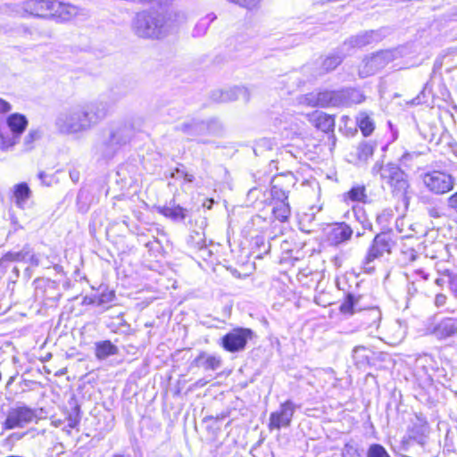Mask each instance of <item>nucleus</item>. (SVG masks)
Returning a JSON list of instances; mask_svg holds the SVG:
<instances>
[{"label":"nucleus","instance_id":"obj_1","mask_svg":"<svg viewBox=\"0 0 457 457\" xmlns=\"http://www.w3.org/2000/svg\"><path fill=\"white\" fill-rule=\"evenodd\" d=\"M184 13L170 12L165 14L157 12H138L133 20L134 32L140 37L159 38L184 23Z\"/></svg>","mask_w":457,"mask_h":457},{"label":"nucleus","instance_id":"obj_2","mask_svg":"<svg viewBox=\"0 0 457 457\" xmlns=\"http://www.w3.org/2000/svg\"><path fill=\"white\" fill-rule=\"evenodd\" d=\"M133 128L127 122L111 124L102 132L101 138L95 145L96 154L104 160H111L133 137Z\"/></svg>","mask_w":457,"mask_h":457},{"label":"nucleus","instance_id":"obj_3","mask_svg":"<svg viewBox=\"0 0 457 457\" xmlns=\"http://www.w3.org/2000/svg\"><path fill=\"white\" fill-rule=\"evenodd\" d=\"M54 124L62 134H78L91 129L81 103L70 105L58 112Z\"/></svg>","mask_w":457,"mask_h":457},{"label":"nucleus","instance_id":"obj_4","mask_svg":"<svg viewBox=\"0 0 457 457\" xmlns=\"http://www.w3.org/2000/svg\"><path fill=\"white\" fill-rule=\"evenodd\" d=\"M371 172L373 175H379L383 184H386L394 195L403 196L409 188L407 174L396 164L388 162L381 164L376 162Z\"/></svg>","mask_w":457,"mask_h":457},{"label":"nucleus","instance_id":"obj_5","mask_svg":"<svg viewBox=\"0 0 457 457\" xmlns=\"http://www.w3.org/2000/svg\"><path fill=\"white\" fill-rule=\"evenodd\" d=\"M395 245L389 232L377 234L361 261V268L364 272L373 273L376 269L375 261L382 258L386 253L390 254Z\"/></svg>","mask_w":457,"mask_h":457},{"label":"nucleus","instance_id":"obj_6","mask_svg":"<svg viewBox=\"0 0 457 457\" xmlns=\"http://www.w3.org/2000/svg\"><path fill=\"white\" fill-rule=\"evenodd\" d=\"M119 97L111 94L93 101L81 103L91 128L95 127L107 117L112 107L119 101Z\"/></svg>","mask_w":457,"mask_h":457},{"label":"nucleus","instance_id":"obj_7","mask_svg":"<svg viewBox=\"0 0 457 457\" xmlns=\"http://www.w3.org/2000/svg\"><path fill=\"white\" fill-rule=\"evenodd\" d=\"M396 50H383L365 57L359 66V76L367 78L372 76L397 57Z\"/></svg>","mask_w":457,"mask_h":457},{"label":"nucleus","instance_id":"obj_8","mask_svg":"<svg viewBox=\"0 0 457 457\" xmlns=\"http://www.w3.org/2000/svg\"><path fill=\"white\" fill-rule=\"evenodd\" d=\"M422 182L429 192L443 195L453 188L455 179L447 172L431 170L422 175Z\"/></svg>","mask_w":457,"mask_h":457},{"label":"nucleus","instance_id":"obj_9","mask_svg":"<svg viewBox=\"0 0 457 457\" xmlns=\"http://www.w3.org/2000/svg\"><path fill=\"white\" fill-rule=\"evenodd\" d=\"M37 418L36 411L28 406H17L8 411L6 420L4 423L5 429L23 428Z\"/></svg>","mask_w":457,"mask_h":457},{"label":"nucleus","instance_id":"obj_10","mask_svg":"<svg viewBox=\"0 0 457 457\" xmlns=\"http://www.w3.org/2000/svg\"><path fill=\"white\" fill-rule=\"evenodd\" d=\"M252 337L253 331L249 328H234L222 337V346L230 353L239 352L245 349Z\"/></svg>","mask_w":457,"mask_h":457},{"label":"nucleus","instance_id":"obj_11","mask_svg":"<svg viewBox=\"0 0 457 457\" xmlns=\"http://www.w3.org/2000/svg\"><path fill=\"white\" fill-rule=\"evenodd\" d=\"M295 184V179L292 174L275 177L270 189L272 203L287 201L288 194Z\"/></svg>","mask_w":457,"mask_h":457},{"label":"nucleus","instance_id":"obj_12","mask_svg":"<svg viewBox=\"0 0 457 457\" xmlns=\"http://www.w3.org/2000/svg\"><path fill=\"white\" fill-rule=\"evenodd\" d=\"M7 125L10 130L12 132L13 136L11 138L5 139L0 134L1 148L3 150H7L17 143L18 137L25 130L28 125V120L24 115L20 113H13L7 118Z\"/></svg>","mask_w":457,"mask_h":457},{"label":"nucleus","instance_id":"obj_13","mask_svg":"<svg viewBox=\"0 0 457 457\" xmlns=\"http://www.w3.org/2000/svg\"><path fill=\"white\" fill-rule=\"evenodd\" d=\"M295 413V405L292 401L287 400L282 403L279 410L271 412L270 416V429H280L290 426Z\"/></svg>","mask_w":457,"mask_h":457},{"label":"nucleus","instance_id":"obj_14","mask_svg":"<svg viewBox=\"0 0 457 457\" xmlns=\"http://www.w3.org/2000/svg\"><path fill=\"white\" fill-rule=\"evenodd\" d=\"M353 233L352 228L346 223H337L328 228L327 240L331 245L337 246L350 240Z\"/></svg>","mask_w":457,"mask_h":457},{"label":"nucleus","instance_id":"obj_15","mask_svg":"<svg viewBox=\"0 0 457 457\" xmlns=\"http://www.w3.org/2000/svg\"><path fill=\"white\" fill-rule=\"evenodd\" d=\"M54 5L55 0H28L22 4V10L33 16L48 17Z\"/></svg>","mask_w":457,"mask_h":457},{"label":"nucleus","instance_id":"obj_16","mask_svg":"<svg viewBox=\"0 0 457 457\" xmlns=\"http://www.w3.org/2000/svg\"><path fill=\"white\" fill-rule=\"evenodd\" d=\"M428 433L429 426L425 417L421 414H415L414 418L411 420V426L409 428L410 437L419 444L423 445Z\"/></svg>","mask_w":457,"mask_h":457},{"label":"nucleus","instance_id":"obj_17","mask_svg":"<svg viewBox=\"0 0 457 457\" xmlns=\"http://www.w3.org/2000/svg\"><path fill=\"white\" fill-rule=\"evenodd\" d=\"M318 104L321 107L345 105L346 93L344 91H323L317 93Z\"/></svg>","mask_w":457,"mask_h":457},{"label":"nucleus","instance_id":"obj_18","mask_svg":"<svg viewBox=\"0 0 457 457\" xmlns=\"http://www.w3.org/2000/svg\"><path fill=\"white\" fill-rule=\"evenodd\" d=\"M54 8L51 10L50 16L62 21H69L79 13V9L71 4L55 1Z\"/></svg>","mask_w":457,"mask_h":457},{"label":"nucleus","instance_id":"obj_19","mask_svg":"<svg viewBox=\"0 0 457 457\" xmlns=\"http://www.w3.org/2000/svg\"><path fill=\"white\" fill-rule=\"evenodd\" d=\"M215 100L220 102H231L238 99H243L247 102L249 100V93L245 87H236L228 90L219 92V96L216 93L213 94Z\"/></svg>","mask_w":457,"mask_h":457},{"label":"nucleus","instance_id":"obj_20","mask_svg":"<svg viewBox=\"0 0 457 457\" xmlns=\"http://www.w3.org/2000/svg\"><path fill=\"white\" fill-rule=\"evenodd\" d=\"M457 332V326L453 319L441 320L433 330V334L439 339L450 337Z\"/></svg>","mask_w":457,"mask_h":457},{"label":"nucleus","instance_id":"obj_21","mask_svg":"<svg viewBox=\"0 0 457 457\" xmlns=\"http://www.w3.org/2000/svg\"><path fill=\"white\" fill-rule=\"evenodd\" d=\"M194 363L195 366L202 367L206 370H216L221 365V359L214 355H209L205 352H202L195 359Z\"/></svg>","mask_w":457,"mask_h":457},{"label":"nucleus","instance_id":"obj_22","mask_svg":"<svg viewBox=\"0 0 457 457\" xmlns=\"http://www.w3.org/2000/svg\"><path fill=\"white\" fill-rule=\"evenodd\" d=\"M377 38L378 35L375 31H366L364 33L350 37L347 41L345 42V45H349L351 47L361 48L371 44L373 41L377 40Z\"/></svg>","mask_w":457,"mask_h":457},{"label":"nucleus","instance_id":"obj_23","mask_svg":"<svg viewBox=\"0 0 457 457\" xmlns=\"http://www.w3.org/2000/svg\"><path fill=\"white\" fill-rule=\"evenodd\" d=\"M13 198L15 204L19 208L23 209L25 204L31 196V190L29 189L27 183H19L13 187Z\"/></svg>","mask_w":457,"mask_h":457},{"label":"nucleus","instance_id":"obj_24","mask_svg":"<svg viewBox=\"0 0 457 457\" xmlns=\"http://www.w3.org/2000/svg\"><path fill=\"white\" fill-rule=\"evenodd\" d=\"M317 378H319L323 388H334L337 386V378L332 369H321L317 370Z\"/></svg>","mask_w":457,"mask_h":457},{"label":"nucleus","instance_id":"obj_25","mask_svg":"<svg viewBox=\"0 0 457 457\" xmlns=\"http://www.w3.org/2000/svg\"><path fill=\"white\" fill-rule=\"evenodd\" d=\"M118 353V348L110 341H103L96 344V356L99 360H104L109 356Z\"/></svg>","mask_w":457,"mask_h":457},{"label":"nucleus","instance_id":"obj_26","mask_svg":"<svg viewBox=\"0 0 457 457\" xmlns=\"http://www.w3.org/2000/svg\"><path fill=\"white\" fill-rule=\"evenodd\" d=\"M272 212L277 220L285 222L291 215V209L288 201L272 203Z\"/></svg>","mask_w":457,"mask_h":457},{"label":"nucleus","instance_id":"obj_27","mask_svg":"<svg viewBox=\"0 0 457 457\" xmlns=\"http://www.w3.org/2000/svg\"><path fill=\"white\" fill-rule=\"evenodd\" d=\"M315 122L316 127L324 132L333 129L335 126L334 118L323 112L316 113Z\"/></svg>","mask_w":457,"mask_h":457},{"label":"nucleus","instance_id":"obj_28","mask_svg":"<svg viewBox=\"0 0 457 457\" xmlns=\"http://www.w3.org/2000/svg\"><path fill=\"white\" fill-rule=\"evenodd\" d=\"M177 129L188 136H198L206 129V125L204 122L193 121L191 123H183L177 127Z\"/></svg>","mask_w":457,"mask_h":457},{"label":"nucleus","instance_id":"obj_29","mask_svg":"<svg viewBox=\"0 0 457 457\" xmlns=\"http://www.w3.org/2000/svg\"><path fill=\"white\" fill-rule=\"evenodd\" d=\"M29 254V247L24 246L19 252H8L3 255L1 258V262H27V256Z\"/></svg>","mask_w":457,"mask_h":457},{"label":"nucleus","instance_id":"obj_30","mask_svg":"<svg viewBox=\"0 0 457 457\" xmlns=\"http://www.w3.org/2000/svg\"><path fill=\"white\" fill-rule=\"evenodd\" d=\"M375 145L370 142H362L357 148L355 155L360 162H367L374 153Z\"/></svg>","mask_w":457,"mask_h":457},{"label":"nucleus","instance_id":"obj_31","mask_svg":"<svg viewBox=\"0 0 457 457\" xmlns=\"http://www.w3.org/2000/svg\"><path fill=\"white\" fill-rule=\"evenodd\" d=\"M349 199L354 202H368V195L364 186L357 185L353 187L347 193Z\"/></svg>","mask_w":457,"mask_h":457},{"label":"nucleus","instance_id":"obj_32","mask_svg":"<svg viewBox=\"0 0 457 457\" xmlns=\"http://www.w3.org/2000/svg\"><path fill=\"white\" fill-rule=\"evenodd\" d=\"M368 349L364 346H356L353 351V358L359 366H364L369 363Z\"/></svg>","mask_w":457,"mask_h":457},{"label":"nucleus","instance_id":"obj_33","mask_svg":"<svg viewBox=\"0 0 457 457\" xmlns=\"http://www.w3.org/2000/svg\"><path fill=\"white\" fill-rule=\"evenodd\" d=\"M319 287H320V285H318L317 289H316L317 293L314 297V302L318 305L323 306V307L331 305L334 303L332 295L328 292H326L324 289L319 290Z\"/></svg>","mask_w":457,"mask_h":457},{"label":"nucleus","instance_id":"obj_34","mask_svg":"<svg viewBox=\"0 0 457 457\" xmlns=\"http://www.w3.org/2000/svg\"><path fill=\"white\" fill-rule=\"evenodd\" d=\"M163 215L171 219L184 220L187 216V210L180 207L179 205L174 207H165L162 210Z\"/></svg>","mask_w":457,"mask_h":457},{"label":"nucleus","instance_id":"obj_35","mask_svg":"<svg viewBox=\"0 0 457 457\" xmlns=\"http://www.w3.org/2000/svg\"><path fill=\"white\" fill-rule=\"evenodd\" d=\"M358 124L360 127V129L361 130L363 136L367 137L370 136L373 129L374 125L370 118L365 114H361L358 118Z\"/></svg>","mask_w":457,"mask_h":457},{"label":"nucleus","instance_id":"obj_36","mask_svg":"<svg viewBox=\"0 0 457 457\" xmlns=\"http://www.w3.org/2000/svg\"><path fill=\"white\" fill-rule=\"evenodd\" d=\"M343 61V56L338 54L329 55L324 59L322 62V69L324 71L328 72L336 69Z\"/></svg>","mask_w":457,"mask_h":457},{"label":"nucleus","instance_id":"obj_37","mask_svg":"<svg viewBox=\"0 0 457 457\" xmlns=\"http://www.w3.org/2000/svg\"><path fill=\"white\" fill-rule=\"evenodd\" d=\"M357 303L354 295L348 294L344 303L340 306V312L344 314H353L354 312V306Z\"/></svg>","mask_w":457,"mask_h":457},{"label":"nucleus","instance_id":"obj_38","mask_svg":"<svg viewBox=\"0 0 457 457\" xmlns=\"http://www.w3.org/2000/svg\"><path fill=\"white\" fill-rule=\"evenodd\" d=\"M367 457H390V455L381 445L372 444L368 449Z\"/></svg>","mask_w":457,"mask_h":457},{"label":"nucleus","instance_id":"obj_39","mask_svg":"<svg viewBox=\"0 0 457 457\" xmlns=\"http://www.w3.org/2000/svg\"><path fill=\"white\" fill-rule=\"evenodd\" d=\"M115 298V294L113 291H106L103 292L99 296H96V300H90V303L102 306L105 303H112Z\"/></svg>","mask_w":457,"mask_h":457},{"label":"nucleus","instance_id":"obj_40","mask_svg":"<svg viewBox=\"0 0 457 457\" xmlns=\"http://www.w3.org/2000/svg\"><path fill=\"white\" fill-rule=\"evenodd\" d=\"M67 420H68V426L71 428H74L79 423L80 416H79V407L78 405L74 406L71 409V412L68 415Z\"/></svg>","mask_w":457,"mask_h":457},{"label":"nucleus","instance_id":"obj_41","mask_svg":"<svg viewBox=\"0 0 457 457\" xmlns=\"http://www.w3.org/2000/svg\"><path fill=\"white\" fill-rule=\"evenodd\" d=\"M343 91L346 93L345 104H348L349 101L353 103H361L364 99V96L358 90L349 89Z\"/></svg>","mask_w":457,"mask_h":457},{"label":"nucleus","instance_id":"obj_42","mask_svg":"<svg viewBox=\"0 0 457 457\" xmlns=\"http://www.w3.org/2000/svg\"><path fill=\"white\" fill-rule=\"evenodd\" d=\"M41 137V132L37 129L30 130L29 134L24 138V145L27 149H31L32 145L36 140H38Z\"/></svg>","mask_w":457,"mask_h":457},{"label":"nucleus","instance_id":"obj_43","mask_svg":"<svg viewBox=\"0 0 457 457\" xmlns=\"http://www.w3.org/2000/svg\"><path fill=\"white\" fill-rule=\"evenodd\" d=\"M355 217H356L357 220L361 224L363 230H365V229L371 230L372 229V224L369 220V219L366 217V214L362 210H359L358 212H355Z\"/></svg>","mask_w":457,"mask_h":457},{"label":"nucleus","instance_id":"obj_44","mask_svg":"<svg viewBox=\"0 0 457 457\" xmlns=\"http://www.w3.org/2000/svg\"><path fill=\"white\" fill-rule=\"evenodd\" d=\"M368 320H372V323L370 324V327L375 326L378 327V321L381 319L380 312L378 309H371L367 313H365Z\"/></svg>","mask_w":457,"mask_h":457},{"label":"nucleus","instance_id":"obj_45","mask_svg":"<svg viewBox=\"0 0 457 457\" xmlns=\"http://www.w3.org/2000/svg\"><path fill=\"white\" fill-rule=\"evenodd\" d=\"M447 209L451 213L457 214V192L447 198Z\"/></svg>","mask_w":457,"mask_h":457},{"label":"nucleus","instance_id":"obj_46","mask_svg":"<svg viewBox=\"0 0 457 457\" xmlns=\"http://www.w3.org/2000/svg\"><path fill=\"white\" fill-rule=\"evenodd\" d=\"M342 454L343 457H360L357 449L350 445H345Z\"/></svg>","mask_w":457,"mask_h":457},{"label":"nucleus","instance_id":"obj_47","mask_svg":"<svg viewBox=\"0 0 457 457\" xmlns=\"http://www.w3.org/2000/svg\"><path fill=\"white\" fill-rule=\"evenodd\" d=\"M260 0H236L235 3L238 4L239 5L245 7L247 9H253L255 8Z\"/></svg>","mask_w":457,"mask_h":457},{"label":"nucleus","instance_id":"obj_48","mask_svg":"<svg viewBox=\"0 0 457 457\" xmlns=\"http://www.w3.org/2000/svg\"><path fill=\"white\" fill-rule=\"evenodd\" d=\"M31 266L37 267L40 264V259L38 255L32 253L31 249L29 248V254L27 256V262Z\"/></svg>","mask_w":457,"mask_h":457},{"label":"nucleus","instance_id":"obj_49","mask_svg":"<svg viewBox=\"0 0 457 457\" xmlns=\"http://www.w3.org/2000/svg\"><path fill=\"white\" fill-rule=\"evenodd\" d=\"M304 103L311 106H319L317 94H309L304 96Z\"/></svg>","mask_w":457,"mask_h":457},{"label":"nucleus","instance_id":"obj_50","mask_svg":"<svg viewBox=\"0 0 457 457\" xmlns=\"http://www.w3.org/2000/svg\"><path fill=\"white\" fill-rule=\"evenodd\" d=\"M176 172L179 175H181L184 179L187 182H192L194 180V175L193 174H190V173H187L182 170H179V169H177L176 170Z\"/></svg>","mask_w":457,"mask_h":457},{"label":"nucleus","instance_id":"obj_51","mask_svg":"<svg viewBox=\"0 0 457 457\" xmlns=\"http://www.w3.org/2000/svg\"><path fill=\"white\" fill-rule=\"evenodd\" d=\"M445 302H446V296L445 295L438 294V295H436L435 304L437 307L445 305Z\"/></svg>","mask_w":457,"mask_h":457},{"label":"nucleus","instance_id":"obj_52","mask_svg":"<svg viewBox=\"0 0 457 457\" xmlns=\"http://www.w3.org/2000/svg\"><path fill=\"white\" fill-rule=\"evenodd\" d=\"M11 105L9 103L5 102L3 99H0V113L1 112H6L10 111Z\"/></svg>","mask_w":457,"mask_h":457},{"label":"nucleus","instance_id":"obj_53","mask_svg":"<svg viewBox=\"0 0 457 457\" xmlns=\"http://www.w3.org/2000/svg\"><path fill=\"white\" fill-rule=\"evenodd\" d=\"M70 176H71V179L73 180V181H78L79 180V172L77 171H71L70 172Z\"/></svg>","mask_w":457,"mask_h":457},{"label":"nucleus","instance_id":"obj_54","mask_svg":"<svg viewBox=\"0 0 457 457\" xmlns=\"http://www.w3.org/2000/svg\"><path fill=\"white\" fill-rule=\"evenodd\" d=\"M90 300H96V297H90V298L85 297L84 303H89V304H93L92 303H90Z\"/></svg>","mask_w":457,"mask_h":457},{"label":"nucleus","instance_id":"obj_55","mask_svg":"<svg viewBox=\"0 0 457 457\" xmlns=\"http://www.w3.org/2000/svg\"><path fill=\"white\" fill-rule=\"evenodd\" d=\"M207 18L209 19V22H212L216 19V15L213 13H211L207 16Z\"/></svg>","mask_w":457,"mask_h":457},{"label":"nucleus","instance_id":"obj_56","mask_svg":"<svg viewBox=\"0 0 457 457\" xmlns=\"http://www.w3.org/2000/svg\"><path fill=\"white\" fill-rule=\"evenodd\" d=\"M386 214L390 215V213L388 212H385L384 213L378 216V218H377L378 220L380 221Z\"/></svg>","mask_w":457,"mask_h":457},{"label":"nucleus","instance_id":"obj_57","mask_svg":"<svg viewBox=\"0 0 457 457\" xmlns=\"http://www.w3.org/2000/svg\"><path fill=\"white\" fill-rule=\"evenodd\" d=\"M21 29L24 33H29V34L31 33L28 28L22 27Z\"/></svg>","mask_w":457,"mask_h":457},{"label":"nucleus","instance_id":"obj_58","mask_svg":"<svg viewBox=\"0 0 457 457\" xmlns=\"http://www.w3.org/2000/svg\"><path fill=\"white\" fill-rule=\"evenodd\" d=\"M363 233H364V232L358 231V232L356 233V237H360L363 236Z\"/></svg>","mask_w":457,"mask_h":457},{"label":"nucleus","instance_id":"obj_59","mask_svg":"<svg viewBox=\"0 0 457 457\" xmlns=\"http://www.w3.org/2000/svg\"><path fill=\"white\" fill-rule=\"evenodd\" d=\"M44 175H45V174H44V172H40V173H39V178H40V179L44 178Z\"/></svg>","mask_w":457,"mask_h":457},{"label":"nucleus","instance_id":"obj_60","mask_svg":"<svg viewBox=\"0 0 457 457\" xmlns=\"http://www.w3.org/2000/svg\"><path fill=\"white\" fill-rule=\"evenodd\" d=\"M113 457H124L123 455H115Z\"/></svg>","mask_w":457,"mask_h":457}]
</instances>
